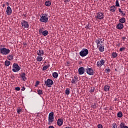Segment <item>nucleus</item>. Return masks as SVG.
Segmentation results:
<instances>
[{"label":"nucleus","mask_w":128,"mask_h":128,"mask_svg":"<svg viewBox=\"0 0 128 128\" xmlns=\"http://www.w3.org/2000/svg\"><path fill=\"white\" fill-rule=\"evenodd\" d=\"M117 28L118 30H122L124 28V24L120 23L117 25Z\"/></svg>","instance_id":"6ab92c4d"},{"label":"nucleus","mask_w":128,"mask_h":128,"mask_svg":"<svg viewBox=\"0 0 128 128\" xmlns=\"http://www.w3.org/2000/svg\"><path fill=\"white\" fill-rule=\"evenodd\" d=\"M50 66V64H48L47 66H45L42 68V70H46Z\"/></svg>","instance_id":"a878e982"},{"label":"nucleus","mask_w":128,"mask_h":128,"mask_svg":"<svg viewBox=\"0 0 128 128\" xmlns=\"http://www.w3.org/2000/svg\"><path fill=\"white\" fill-rule=\"evenodd\" d=\"M54 112H51L49 114L48 118V124L50 125L52 122H54Z\"/></svg>","instance_id":"f03ea898"},{"label":"nucleus","mask_w":128,"mask_h":128,"mask_svg":"<svg viewBox=\"0 0 128 128\" xmlns=\"http://www.w3.org/2000/svg\"><path fill=\"white\" fill-rule=\"evenodd\" d=\"M97 48H98L100 52H104V44H102L101 45H99V46H97Z\"/></svg>","instance_id":"ddd939ff"},{"label":"nucleus","mask_w":128,"mask_h":128,"mask_svg":"<svg viewBox=\"0 0 128 128\" xmlns=\"http://www.w3.org/2000/svg\"><path fill=\"white\" fill-rule=\"evenodd\" d=\"M52 76L53 78H58V72H54L52 74Z\"/></svg>","instance_id":"393cba45"},{"label":"nucleus","mask_w":128,"mask_h":128,"mask_svg":"<svg viewBox=\"0 0 128 128\" xmlns=\"http://www.w3.org/2000/svg\"><path fill=\"white\" fill-rule=\"evenodd\" d=\"M22 90L24 92V90H26V88L24 86H23L22 88Z\"/></svg>","instance_id":"49530a36"},{"label":"nucleus","mask_w":128,"mask_h":128,"mask_svg":"<svg viewBox=\"0 0 128 128\" xmlns=\"http://www.w3.org/2000/svg\"><path fill=\"white\" fill-rule=\"evenodd\" d=\"M110 69H108V71H110Z\"/></svg>","instance_id":"6e6d98bb"},{"label":"nucleus","mask_w":128,"mask_h":128,"mask_svg":"<svg viewBox=\"0 0 128 128\" xmlns=\"http://www.w3.org/2000/svg\"><path fill=\"white\" fill-rule=\"evenodd\" d=\"M8 60H14V56H12V55H9L8 56Z\"/></svg>","instance_id":"bb28decb"},{"label":"nucleus","mask_w":128,"mask_h":128,"mask_svg":"<svg viewBox=\"0 0 128 128\" xmlns=\"http://www.w3.org/2000/svg\"><path fill=\"white\" fill-rule=\"evenodd\" d=\"M118 10H119V12H121V14H122V9L119 8Z\"/></svg>","instance_id":"de8ad7c7"},{"label":"nucleus","mask_w":128,"mask_h":128,"mask_svg":"<svg viewBox=\"0 0 128 128\" xmlns=\"http://www.w3.org/2000/svg\"><path fill=\"white\" fill-rule=\"evenodd\" d=\"M125 126H126V124H124V123L122 122V123L120 124V127L121 128H124Z\"/></svg>","instance_id":"72a5a7b5"},{"label":"nucleus","mask_w":128,"mask_h":128,"mask_svg":"<svg viewBox=\"0 0 128 128\" xmlns=\"http://www.w3.org/2000/svg\"><path fill=\"white\" fill-rule=\"evenodd\" d=\"M48 128H54V127L52 126H49Z\"/></svg>","instance_id":"09e8293b"},{"label":"nucleus","mask_w":128,"mask_h":128,"mask_svg":"<svg viewBox=\"0 0 128 128\" xmlns=\"http://www.w3.org/2000/svg\"><path fill=\"white\" fill-rule=\"evenodd\" d=\"M44 32V30H42V28H40L39 30V34H42Z\"/></svg>","instance_id":"4c0bfd02"},{"label":"nucleus","mask_w":128,"mask_h":128,"mask_svg":"<svg viewBox=\"0 0 128 128\" xmlns=\"http://www.w3.org/2000/svg\"><path fill=\"white\" fill-rule=\"evenodd\" d=\"M109 10L110 12H116V7L115 6H112L110 7Z\"/></svg>","instance_id":"4468645a"},{"label":"nucleus","mask_w":128,"mask_h":128,"mask_svg":"<svg viewBox=\"0 0 128 128\" xmlns=\"http://www.w3.org/2000/svg\"><path fill=\"white\" fill-rule=\"evenodd\" d=\"M85 28H86V30H88V28H90V24H86Z\"/></svg>","instance_id":"ea45409f"},{"label":"nucleus","mask_w":128,"mask_h":128,"mask_svg":"<svg viewBox=\"0 0 128 128\" xmlns=\"http://www.w3.org/2000/svg\"><path fill=\"white\" fill-rule=\"evenodd\" d=\"M126 50V48H120V52H122L123 50Z\"/></svg>","instance_id":"37998d69"},{"label":"nucleus","mask_w":128,"mask_h":128,"mask_svg":"<svg viewBox=\"0 0 128 128\" xmlns=\"http://www.w3.org/2000/svg\"><path fill=\"white\" fill-rule=\"evenodd\" d=\"M110 86L106 84V85L104 86V92H109L110 91Z\"/></svg>","instance_id":"a211bd4d"},{"label":"nucleus","mask_w":128,"mask_h":128,"mask_svg":"<svg viewBox=\"0 0 128 128\" xmlns=\"http://www.w3.org/2000/svg\"><path fill=\"white\" fill-rule=\"evenodd\" d=\"M94 92V88H91V89H90V92L91 93V94H92V92Z\"/></svg>","instance_id":"e433bc0d"},{"label":"nucleus","mask_w":128,"mask_h":128,"mask_svg":"<svg viewBox=\"0 0 128 128\" xmlns=\"http://www.w3.org/2000/svg\"><path fill=\"white\" fill-rule=\"evenodd\" d=\"M15 90H18V91L20 90V87H16L15 88Z\"/></svg>","instance_id":"79ce46f5"},{"label":"nucleus","mask_w":128,"mask_h":128,"mask_svg":"<svg viewBox=\"0 0 128 128\" xmlns=\"http://www.w3.org/2000/svg\"><path fill=\"white\" fill-rule=\"evenodd\" d=\"M37 62H42V56H38L36 58Z\"/></svg>","instance_id":"b1692460"},{"label":"nucleus","mask_w":128,"mask_h":128,"mask_svg":"<svg viewBox=\"0 0 128 128\" xmlns=\"http://www.w3.org/2000/svg\"><path fill=\"white\" fill-rule=\"evenodd\" d=\"M110 69H108V71H110Z\"/></svg>","instance_id":"5fc2aeb1"},{"label":"nucleus","mask_w":128,"mask_h":128,"mask_svg":"<svg viewBox=\"0 0 128 128\" xmlns=\"http://www.w3.org/2000/svg\"><path fill=\"white\" fill-rule=\"evenodd\" d=\"M64 124V120L60 118L57 121V124L59 126H62Z\"/></svg>","instance_id":"2eb2a0df"},{"label":"nucleus","mask_w":128,"mask_h":128,"mask_svg":"<svg viewBox=\"0 0 128 128\" xmlns=\"http://www.w3.org/2000/svg\"><path fill=\"white\" fill-rule=\"evenodd\" d=\"M21 78L22 80H26V73L23 72L21 74Z\"/></svg>","instance_id":"aec40b11"},{"label":"nucleus","mask_w":128,"mask_h":128,"mask_svg":"<svg viewBox=\"0 0 128 128\" xmlns=\"http://www.w3.org/2000/svg\"><path fill=\"white\" fill-rule=\"evenodd\" d=\"M21 24L23 28H28L30 26V25L28 24V22L24 20H23L21 22Z\"/></svg>","instance_id":"6e6552de"},{"label":"nucleus","mask_w":128,"mask_h":128,"mask_svg":"<svg viewBox=\"0 0 128 128\" xmlns=\"http://www.w3.org/2000/svg\"><path fill=\"white\" fill-rule=\"evenodd\" d=\"M112 128H117V126H116V124H112Z\"/></svg>","instance_id":"c03bdc74"},{"label":"nucleus","mask_w":128,"mask_h":128,"mask_svg":"<svg viewBox=\"0 0 128 128\" xmlns=\"http://www.w3.org/2000/svg\"><path fill=\"white\" fill-rule=\"evenodd\" d=\"M3 8H4V6H6V4H3V6H2Z\"/></svg>","instance_id":"603ef678"},{"label":"nucleus","mask_w":128,"mask_h":128,"mask_svg":"<svg viewBox=\"0 0 128 128\" xmlns=\"http://www.w3.org/2000/svg\"><path fill=\"white\" fill-rule=\"evenodd\" d=\"M20 112H22V108H18L17 110L18 114H20Z\"/></svg>","instance_id":"f704fd0d"},{"label":"nucleus","mask_w":128,"mask_h":128,"mask_svg":"<svg viewBox=\"0 0 128 128\" xmlns=\"http://www.w3.org/2000/svg\"><path fill=\"white\" fill-rule=\"evenodd\" d=\"M6 12L7 16H10L11 14H12V8H10V6H8L7 7Z\"/></svg>","instance_id":"f8f14e48"},{"label":"nucleus","mask_w":128,"mask_h":128,"mask_svg":"<svg viewBox=\"0 0 128 128\" xmlns=\"http://www.w3.org/2000/svg\"><path fill=\"white\" fill-rule=\"evenodd\" d=\"M112 56L114 58H116V56H118V54L116 52H114L112 53Z\"/></svg>","instance_id":"c756f323"},{"label":"nucleus","mask_w":128,"mask_h":128,"mask_svg":"<svg viewBox=\"0 0 128 128\" xmlns=\"http://www.w3.org/2000/svg\"><path fill=\"white\" fill-rule=\"evenodd\" d=\"M42 34L44 36H48V31L46 30L43 31Z\"/></svg>","instance_id":"5701e85b"},{"label":"nucleus","mask_w":128,"mask_h":128,"mask_svg":"<svg viewBox=\"0 0 128 128\" xmlns=\"http://www.w3.org/2000/svg\"><path fill=\"white\" fill-rule=\"evenodd\" d=\"M119 22H121V24H124L126 22V18H122L119 20Z\"/></svg>","instance_id":"cd10ccee"},{"label":"nucleus","mask_w":128,"mask_h":128,"mask_svg":"<svg viewBox=\"0 0 128 128\" xmlns=\"http://www.w3.org/2000/svg\"><path fill=\"white\" fill-rule=\"evenodd\" d=\"M65 94H66L68 95L70 94V89L69 88H66V91H65Z\"/></svg>","instance_id":"473e14b6"},{"label":"nucleus","mask_w":128,"mask_h":128,"mask_svg":"<svg viewBox=\"0 0 128 128\" xmlns=\"http://www.w3.org/2000/svg\"><path fill=\"white\" fill-rule=\"evenodd\" d=\"M116 6H120V4L118 3V0H116Z\"/></svg>","instance_id":"c9c22d12"},{"label":"nucleus","mask_w":128,"mask_h":128,"mask_svg":"<svg viewBox=\"0 0 128 128\" xmlns=\"http://www.w3.org/2000/svg\"><path fill=\"white\" fill-rule=\"evenodd\" d=\"M50 4H52V2L50 0H47L45 2V5L46 6H50Z\"/></svg>","instance_id":"4be33fe9"},{"label":"nucleus","mask_w":128,"mask_h":128,"mask_svg":"<svg viewBox=\"0 0 128 128\" xmlns=\"http://www.w3.org/2000/svg\"><path fill=\"white\" fill-rule=\"evenodd\" d=\"M104 39L102 40V38H98V39H96L95 40V42L97 44V46H98L102 44L104 42Z\"/></svg>","instance_id":"1a4fd4ad"},{"label":"nucleus","mask_w":128,"mask_h":128,"mask_svg":"<svg viewBox=\"0 0 128 128\" xmlns=\"http://www.w3.org/2000/svg\"><path fill=\"white\" fill-rule=\"evenodd\" d=\"M37 92L38 94H39V96H41V94H42L43 92H42V90L40 89H38L37 90Z\"/></svg>","instance_id":"c85d7f7f"},{"label":"nucleus","mask_w":128,"mask_h":128,"mask_svg":"<svg viewBox=\"0 0 128 128\" xmlns=\"http://www.w3.org/2000/svg\"><path fill=\"white\" fill-rule=\"evenodd\" d=\"M79 74H84V68L81 67L78 68V70Z\"/></svg>","instance_id":"dca6fc26"},{"label":"nucleus","mask_w":128,"mask_h":128,"mask_svg":"<svg viewBox=\"0 0 128 128\" xmlns=\"http://www.w3.org/2000/svg\"><path fill=\"white\" fill-rule=\"evenodd\" d=\"M117 116L118 118H122V112H119L118 113Z\"/></svg>","instance_id":"2f4dec72"},{"label":"nucleus","mask_w":128,"mask_h":128,"mask_svg":"<svg viewBox=\"0 0 128 128\" xmlns=\"http://www.w3.org/2000/svg\"><path fill=\"white\" fill-rule=\"evenodd\" d=\"M78 80V78L76 76H74V79H72V83L74 84H76L78 80Z\"/></svg>","instance_id":"412c9836"},{"label":"nucleus","mask_w":128,"mask_h":128,"mask_svg":"<svg viewBox=\"0 0 128 128\" xmlns=\"http://www.w3.org/2000/svg\"><path fill=\"white\" fill-rule=\"evenodd\" d=\"M0 52L2 54H8L10 52V50L8 48H0Z\"/></svg>","instance_id":"20e7f679"},{"label":"nucleus","mask_w":128,"mask_h":128,"mask_svg":"<svg viewBox=\"0 0 128 128\" xmlns=\"http://www.w3.org/2000/svg\"><path fill=\"white\" fill-rule=\"evenodd\" d=\"M124 128H128V127L127 126H125Z\"/></svg>","instance_id":"864d4df0"},{"label":"nucleus","mask_w":128,"mask_h":128,"mask_svg":"<svg viewBox=\"0 0 128 128\" xmlns=\"http://www.w3.org/2000/svg\"><path fill=\"white\" fill-rule=\"evenodd\" d=\"M37 54L38 56H43L44 54V50H40L37 51Z\"/></svg>","instance_id":"f3484780"},{"label":"nucleus","mask_w":128,"mask_h":128,"mask_svg":"<svg viewBox=\"0 0 128 128\" xmlns=\"http://www.w3.org/2000/svg\"><path fill=\"white\" fill-rule=\"evenodd\" d=\"M40 18V20L41 22H48V14H42Z\"/></svg>","instance_id":"f257e3e1"},{"label":"nucleus","mask_w":128,"mask_h":128,"mask_svg":"<svg viewBox=\"0 0 128 128\" xmlns=\"http://www.w3.org/2000/svg\"><path fill=\"white\" fill-rule=\"evenodd\" d=\"M10 62L8 60H6L5 62V66H10Z\"/></svg>","instance_id":"7c9ffc66"},{"label":"nucleus","mask_w":128,"mask_h":128,"mask_svg":"<svg viewBox=\"0 0 128 128\" xmlns=\"http://www.w3.org/2000/svg\"><path fill=\"white\" fill-rule=\"evenodd\" d=\"M40 81H36V82L35 86H38L40 84Z\"/></svg>","instance_id":"58836bf2"},{"label":"nucleus","mask_w":128,"mask_h":128,"mask_svg":"<svg viewBox=\"0 0 128 128\" xmlns=\"http://www.w3.org/2000/svg\"><path fill=\"white\" fill-rule=\"evenodd\" d=\"M104 64H106V61L102 59L100 62H97L96 66L98 68H102V66H104Z\"/></svg>","instance_id":"9d476101"},{"label":"nucleus","mask_w":128,"mask_h":128,"mask_svg":"<svg viewBox=\"0 0 128 128\" xmlns=\"http://www.w3.org/2000/svg\"><path fill=\"white\" fill-rule=\"evenodd\" d=\"M46 62H44V64H46Z\"/></svg>","instance_id":"4d7b16f0"},{"label":"nucleus","mask_w":128,"mask_h":128,"mask_svg":"<svg viewBox=\"0 0 128 128\" xmlns=\"http://www.w3.org/2000/svg\"><path fill=\"white\" fill-rule=\"evenodd\" d=\"M6 6H10V3H8V2H6Z\"/></svg>","instance_id":"8fccbe9b"},{"label":"nucleus","mask_w":128,"mask_h":128,"mask_svg":"<svg viewBox=\"0 0 128 128\" xmlns=\"http://www.w3.org/2000/svg\"><path fill=\"white\" fill-rule=\"evenodd\" d=\"M96 106L95 105H92V108H94Z\"/></svg>","instance_id":"3c124183"},{"label":"nucleus","mask_w":128,"mask_h":128,"mask_svg":"<svg viewBox=\"0 0 128 128\" xmlns=\"http://www.w3.org/2000/svg\"><path fill=\"white\" fill-rule=\"evenodd\" d=\"M98 128H104V127L102 126V125L100 124H98Z\"/></svg>","instance_id":"a19ab883"},{"label":"nucleus","mask_w":128,"mask_h":128,"mask_svg":"<svg viewBox=\"0 0 128 128\" xmlns=\"http://www.w3.org/2000/svg\"><path fill=\"white\" fill-rule=\"evenodd\" d=\"M64 2H66V4H68V2H70V0H64Z\"/></svg>","instance_id":"a18cd8bd"},{"label":"nucleus","mask_w":128,"mask_h":128,"mask_svg":"<svg viewBox=\"0 0 128 128\" xmlns=\"http://www.w3.org/2000/svg\"><path fill=\"white\" fill-rule=\"evenodd\" d=\"M44 84L48 88H52V86L54 84V81L51 79H48L47 80L44 81Z\"/></svg>","instance_id":"0eeeda50"},{"label":"nucleus","mask_w":128,"mask_h":128,"mask_svg":"<svg viewBox=\"0 0 128 128\" xmlns=\"http://www.w3.org/2000/svg\"><path fill=\"white\" fill-rule=\"evenodd\" d=\"M86 74H89V76H94V70L92 68L88 66L86 68Z\"/></svg>","instance_id":"423d86ee"},{"label":"nucleus","mask_w":128,"mask_h":128,"mask_svg":"<svg viewBox=\"0 0 128 128\" xmlns=\"http://www.w3.org/2000/svg\"><path fill=\"white\" fill-rule=\"evenodd\" d=\"M12 72H18L19 70H20V67L18 64H14L12 66Z\"/></svg>","instance_id":"39448f33"},{"label":"nucleus","mask_w":128,"mask_h":128,"mask_svg":"<svg viewBox=\"0 0 128 128\" xmlns=\"http://www.w3.org/2000/svg\"><path fill=\"white\" fill-rule=\"evenodd\" d=\"M80 56L82 58H84V56H86L88 54V49L83 48L80 52Z\"/></svg>","instance_id":"7ed1b4c3"},{"label":"nucleus","mask_w":128,"mask_h":128,"mask_svg":"<svg viewBox=\"0 0 128 128\" xmlns=\"http://www.w3.org/2000/svg\"><path fill=\"white\" fill-rule=\"evenodd\" d=\"M96 18L98 20H102L104 18V12H99L96 14Z\"/></svg>","instance_id":"9b49d317"}]
</instances>
